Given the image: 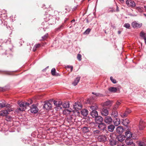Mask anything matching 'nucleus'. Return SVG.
<instances>
[{"instance_id": "36", "label": "nucleus", "mask_w": 146, "mask_h": 146, "mask_svg": "<svg viewBox=\"0 0 146 146\" xmlns=\"http://www.w3.org/2000/svg\"><path fill=\"white\" fill-rule=\"evenodd\" d=\"M92 94L95 95L96 96L103 97L104 96V95L103 94L99 93H95L94 92H92Z\"/></svg>"}, {"instance_id": "11", "label": "nucleus", "mask_w": 146, "mask_h": 146, "mask_svg": "<svg viewBox=\"0 0 146 146\" xmlns=\"http://www.w3.org/2000/svg\"><path fill=\"white\" fill-rule=\"evenodd\" d=\"M52 105L49 102L45 103L43 106V109L46 110L50 109L52 107Z\"/></svg>"}, {"instance_id": "15", "label": "nucleus", "mask_w": 146, "mask_h": 146, "mask_svg": "<svg viewBox=\"0 0 146 146\" xmlns=\"http://www.w3.org/2000/svg\"><path fill=\"white\" fill-rule=\"evenodd\" d=\"M19 105L20 108L18 109V110L20 111H23L25 110V107L24 104V102H20L19 103Z\"/></svg>"}, {"instance_id": "26", "label": "nucleus", "mask_w": 146, "mask_h": 146, "mask_svg": "<svg viewBox=\"0 0 146 146\" xmlns=\"http://www.w3.org/2000/svg\"><path fill=\"white\" fill-rule=\"evenodd\" d=\"M113 122L115 125L117 126L120 124V120L119 119L116 118L113 120Z\"/></svg>"}, {"instance_id": "35", "label": "nucleus", "mask_w": 146, "mask_h": 146, "mask_svg": "<svg viewBox=\"0 0 146 146\" xmlns=\"http://www.w3.org/2000/svg\"><path fill=\"white\" fill-rule=\"evenodd\" d=\"M140 36L145 39V38H146V33L142 31L140 33Z\"/></svg>"}, {"instance_id": "47", "label": "nucleus", "mask_w": 146, "mask_h": 146, "mask_svg": "<svg viewBox=\"0 0 146 146\" xmlns=\"http://www.w3.org/2000/svg\"><path fill=\"white\" fill-rule=\"evenodd\" d=\"M5 106V104L4 103H0V107L3 108Z\"/></svg>"}, {"instance_id": "9", "label": "nucleus", "mask_w": 146, "mask_h": 146, "mask_svg": "<svg viewBox=\"0 0 146 146\" xmlns=\"http://www.w3.org/2000/svg\"><path fill=\"white\" fill-rule=\"evenodd\" d=\"M38 109V108L34 104L32 105V107L30 109V111L31 113H37Z\"/></svg>"}, {"instance_id": "22", "label": "nucleus", "mask_w": 146, "mask_h": 146, "mask_svg": "<svg viewBox=\"0 0 146 146\" xmlns=\"http://www.w3.org/2000/svg\"><path fill=\"white\" fill-rule=\"evenodd\" d=\"M109 91L111 93H115L117 90V89L116 88L113 87H111L108 89Z\"/></svg>"}, {"instance_id": "40", "label": "nucleus", "mask_w": 146, "mask_h": 146, "mask_svg": "<svg viewBox=\"0 0 146 146\" xmlns=\"http://www.w3.org/2000/svg\"><path fill=\"white\" fill-rule=\"evenodd\" d=\"M123 27L127 29H129L130 27V25L129 23H126L124 25Z\"/></svg>"}, {"instance_id": "5", "label": "nucleus", "mask_w": 146, "mask_h": 146, "mask_svg": "<svg viewBox=\"0 0 146 146\" xmlns=\"http://www.w3.org/2000/svg\"><path fill=\"white\" fill-rule=\"evenodd\" d=\"M82 106L80 103L79 102L75 103L73 106V108L76 111L80 110L82 108Z\"/></svg>"}, {"instance_id": "23", "label": "nucleus", "mask_w": 146, "mask_h": 146, "mask_svg": "<svg viewBox=\"0 0 146 146\" xmlns=\"http://www.w3.org/2000/svg\"><path fill=\"white\" fill-rule=\"evenodd\" d=\"M81 113L83 116H86L88 115V111L86 109H84L81 111Z\"/></svg>"}, {"instance_id": "10", "label": "nucleus", "mask_w": 146, "mask_h": 146, "mask_svg": "<svg viewBox=\"0 0 146 146\" xmlns=\"http://www.w3.org/2000/svg\"><path fill=\"white\" fill-rule=\"evenodd\" d=\"M112 119L110 116H106L104 119L105 122L108 124H110L112 123Z\"/></svg>"}, {"instance_id": "18", "label": "nucleus", "mask_w": 146, "mask_h": 146, "mask_svg": "<svg viewBox=\"0 0 146 146\" xmlns=\"http://www.w3.org/2000/svg\"><path fill=\"white\" fill-rule=\"evenodd\" d=\"M124 129L122 127L119 126L116 129V131L117 133L119 134L122 133Z\"/></svg>"}, {"instance_id": "8", "label": "nucleus", "mask_w": 146, "mask_h": 146, "mask_svg": "<svg viewBox=\"0 0 146 146\" xmlns=\"http://www.w3.org/2000/svg\"><path fill=\"white\" fill-rule=\"evenodd\" d=\"M126 4L129 7H134L135 6V2L131 0H127L126 1Z\"/></svg>"}, {"instance_id": "6", "label": "nucleus", "mask_w": 146, "mask_h": 146, "mask_svg": "<svg viewBox=\"0 0 146 146\" xmlns=\"http://www.w3.org/2000/svg\"><path fill=\"white\" fill-rule=\"evenodd\" d=\"M130 139H127L125 140V142L126 145L129 146H135L133 140Z\"/></svg>"}, {"instance_id": "13", "label": "nucleus", "mask_w": 146, "mask_h": 146, "mask_svg": "<svg viewBox=\"0 0 146 146\" xmlns=\"http://www.w3.org/2000/svg\"><path fill=\"white\" fill-rule=\"evenodd\" d=\"M116 138L118 141L121 142L125 140V136L124 135H119L117 136Z\"/></svg>"}, {"instance_id": "32", "label": "nucleus", "mask_w": 146, "mask_h": 146, "mask_svg": "<svg viewBox=\"0 0 146 146\" xmlns=\"http://www.w3.org/2000/svg\"><path fill=\"white\" fill-rule=\"evenodd\" d=\"M62 107L64 108H68L69 107V104L68 102L62 103Z\"/></svg>"}, {"instance_id": "63", "label": "nucleus", "mask_w": 146, "mask_h": 146, "mask_svg": "<svg viewBox=\"0 0 146 146\" xmlns=\"http://www.w3.org/2000/svg\"><path fill=\"white\" fill-rule=\"evenodd\" d=\"M75 20L74 19H73L72 20V21H71V22H75Z\"/></svg>"}, {"instance_id": "49", "label": "nucleus", "mask_w": 146, "mask_h": 146, "mask_svg": "<svg viewBox=\"0 0 146 146\" xmlns=\"http://www.w3.org/2000/svg\"><path fill=\"white\" fill-rule=\"evenodd\" d=\"M118 106L116 104L114 106L112 110H116L118 108Z\"/></svg>"}, {"instance_id": "3", "label": "nucleus", "mask_w": 146, "mask_h": 146, "mask_svg": "<svg viewBox=\"0 0 146 146\" xmlns=\"http://www.w3.org/2000/svg\"><path fill=\"white\" fill-rule=\"evenodd\" d=\"M113 134L112 133H110L109 137L110 144L111 146H114L117 144L116 138L113 137Z\"/></svg>"}, {"instance_id": "54", "label": "nucleus", "mask_w": 146, "mask_h": 146, "mask_svg": "<svg viewBox=\"0 0 146 146\" xmlns=\"http://www.w3.org/2000/svg\"><path fill=\"white\" fill-rule=\"evenodd\" d=\"M11 107V106L9 104H7L6 105L5 104V107H6L7 108H8V109H9V108Z\"/></svg>"}, {"instance_id": "29", "label": "nucleus", "mask_w": 146, "mask_h": 146, "mask_svg": "<svg viewBox=\"0 0 146 146\" xmlns=\"http://www.w3.org/2000/svg\"><path fill=\"white\" fill-rule=\"evenodd\" d=\"M99 139L101 141L104 142L107 140V138L105 135H101L99 137Z\"/></svg>"}, {"instance_id": "4", "label": "nucleus", "mask_w": 146, "mask_h": 146, "mask_svg": "<svg viewBox=\"0 0 146 146\" xmlns=\"http://www.w3.org/2000/svg\"><path fill=\"white\" fill-rule=\"evenodd\" d=\"M13 110L11 108L7 109L6 110L1 111L0 112V115L3 116H6L9 114L8 112H10Z\"/></svg>"}, {"instance_id": "14", "label": "nucleus", "mask_w": 146, "mask_h": 146, "mask_svg": "<svg viewBox=\"0 0 146 146\" xmlns=\"http://www.w3.org/2000/svg\"><path fill=\"white\" fill-rule=\"evenodd\" d=\"M101 113L103 116H106L108 114V111L106 108L104 107L102 109Z\"/></svg>"}, {"instance_id": "53", "label": "nucleus", "mask_w": 146, "mask_h": 146, "mask_svg": "<svg viewBox=\"0 0 146 146\" xmlns=\"http://www.w3.org/2000/svg\"><path fill=\"white\" fill-rule=\"evenodd\" d=\"M5 90V88H4L0 87V91H3Z\"/></svg>"}, {"instance_id": "52", "label": "nucleus", "mask_w": 146, "mask_h": 146, "mask_svg": "<svg viewBox=\"0 0 146 146\" xmlns=\"http://www.w3.org/2000/svg\"><path fill=\"white\" fill-rule=\"evenodd\" d=\"M48 34H46L45 35H44V36H42V38L43 39H45L48 36Z\"/></svg>"}, {"instance_id": "24", "label": "nucleus", "mask_w": 146, "mask_h": 146, "mask_svg": "<svg viewBox=\"0 0 146 146\" xmlns=\"http://www.w3.org/2000/svg\"><path fill=\"white\" fill-rule=\"evenodd\" d=\"M115 128V126L113 125H109L108 127V129L109 131L112 132Z\"/></svg>"}, {"instance_id": "41", "label": "nucleus", "mask_w": 146, "mask_h": 146, "mask_svg": "<svg viewBox=\"0 0 146 146\" xmlns=\"http://www.w3.org/2000/svg\"><path fill=\"white\" fill-rule=\"evenodd\" d=\"M110 79L111 81L114 84H115L116 83V81L115 80L113 79L112 76L110 77Z\"/></svg>"}, {"instance_id": "51", "label": "nucleus", "mask_w": 146, "mask_h": 146, "mask_svg": "<svg viewBox=\"0 0 146 146\" xmlns=\"http://www.w3.org/2000/svg\"><path fill=\"white\" fill-rule=\"evenodd\" d=\"M115 11V10L114 9H112L111 10L108 9V12H113Z\"/></svg>"}, {"instance_id": "12", "label": "nucleus", "mask_w": 146, "mask_h": 146, "mask_svg": "<svg viewBox=\"0 0 146 146\" xmlns=\"http://www.w3.org/2000/svg\"><path fill=\"white\" fill-rule=\"evenodd\" d=\"M131 112V111L129 109H127L126 110L124 113L123 114L121 113L120 115L122 117L124 118L126 117L128 114L130 113Z\"/></svg>"}, {"instance_id": "38", "label": "nucleus", "mask_w": 146, "mask_h": 146, "mask_svg": "<svg viewBox=\"0 0 146 146\" xmlns=\"http://www.w3.org/2000/svg\"><path fill=\"white\" fill-rule=\"evenodd\" d=\"M64 25H62L60 26L59 27L56 28V30L57 31H60L61 29H62L63 28Z\"/></svg>"}, {"instance_id": "56", "label": "nucleus", "mask_w": 146, "mask_h": 146, "mask_svg": "<svg viewBox=\"0 0 146 146\" xmlns=\"http://www.w3.org/2000/svg\"><path fill=\"white\" fill-rule=\"evenodd\" d=\"M121 104V103L120 102H117V103H116V105H117V106H119L120 105V104Z\"/></svg>"}, {"instance_id": "16", "label": "nucleus", "mask_w": 146, "mask_h": 146, "mask_svg": "<svg viewBox=\"0 0 146 146\" xmlns=\"http://www.w3.org/2000/svg\"><path fill=\"white\" fill-rule=\"evenodd\" d=\"M96 122L98 124L101 123L103 121V118L100 116L97 115L94 117Z\"/></svg>"}, {"instance_id": "37", "label": "nucleus", "mask_w": 146, "mask_h": 146, "mask_svg": "<svg viewBox=\"0 0 146 146\" xmlns=\"http://www.w3.org/2000/svg\"><path fill=\"white\" fill-rule=\"evenodd\" d=\"M12 119V117H11L7 115L6 116V120L8 121H11Z\"/></svg>"}, {"instance_id": "34", "label": "nucleus", "mask_w": 146, "mask_h": 146, "mask_svg": "<svg viewBox=\"0 0 146 146\" xmlns=\"http://www.w3.org/2000/svg\"><path fill=\"white\" fill-rule=\"evenodd\" d=\"M138 144L139 146H146V144L145 142L141 141L138 142Z\"/></svg>"}, {"instance_id": "48", "label": "nucleus", "mask_w": 146, "mask_h": 146, "mask_svg": "<svg viewBox=\"0 0 146 146\" xmlns=\"http://www.w3.org/2000/svg\"><path fill=\"white\" fill-rule=\"evenodd\" d=\"M81 55L80 54H78L77 55V58L79 61H80L81 60Z\"/></svg>"}, {"instance_id": "62", "label": "nucleus", "mask_w": 146, "mask_h": 146, "mask_svg": "<svg viewBox=\"0 0 146 146\" xmlns=\"http://www.w3.org/2000/svg\"><path fill=\"white\" fill-rule=\"evenodd\" d=\"M144 40L145 43V44H146V38H145V39H144Z\"/></svg>"}, {"instance_id": "19", "label": "nucleus", "mask_w": 146, "mask_h": 146, "mask_svg": "<svg viewBox=\"0 0 146 146\" xmlns=\"http://www.w3.org/2000/svg\"><path fill=\"white\" fill-rule=\"evenodd\" d=\"M98 124V127L99 129L103 131L105 130L106 125L104 123H102Z\"/></svg>"}, {"instance_id": "50", "label": "nucleus", "mask_w": 146, "mask_h": 146, "mask_svg": "<svg viewBox=\"0 0 146 146\" xmlns=\"http://www.w3.org/2000/svg\"><path fill=\"white\" fill-rule=\"evenodd\" d=\"M67 67L68 68H70L71 72H72V71L73 68V67L72 66H70V65H68L67 66Z\"/></svg>"}, {"instance_id": "61", "label": "nucleus", "mask_w": 146, "mask_h": 146, "mask_svg": "<svg viewBox=\"0 0 146 146\" xmlns=\"http://www.w3.org/2000/svg\"><path fill=\"white\" fill-rule=\"evenodd\" d=\"M90 99H89L88 100V101H89V103H90Z\"/></svg>"}, {"instance_id": "55", "label": "nucleus", "mask_w": 146, "mask_h": 146, "mask_svg": "<svg viewBox=\"0 0 146 146\" xmlns=\"http://www.w3.org/2000/svg\"><path fill=\"white\" fill-rule=\"evenodd\" d=\"M115 11L117 12H118L119 11V7L117 5H116V11Z\"/></svg>"}, {"instance_id": "43", "label": "nucleus", "mask_w": 146, "mask_h": 146, "mask_svg": "<svg viewBox=\"0 0 146 146\" xmlns=\"http://www.w3.org/2000/svg\"><path fill=\"white\" fill-rule=\"evenodd\" d=\"M31 102H30V103L29 104V103L28 102H24V104L25 105V109H26V107L27 106H28L30 104H31L32 103V102L31 100Z\"/></svg>"}, {"instance_id": "33", "label": "nucleus", "mask_w": 146, "mask_h": 146, "mask_svg": "<svg viewBox=\"0 0 146 146\" xmlns=\"http://www.w3.org/2000/svg\"><path fill=\"white\" fill-rule=\"evenodd\" d=\"M40 46V44H38L35 45L33 48V51L35 52L37 48L39 47Z\"/></svg>"}, {"instance_id": "59", "label": "nucleus", "mask_w": 146, "mask_h": 146, "mask_svg": "<svg viewBox=\"0 0 146 146\" xmlns=\"http://www.w3.org/2000/svg\"><path fill=\"white\" fill-rule=\"evenodd\" d=\"M68 18H66L65 19V20H64V22H66V21L68 20Z\"/></svg>"}, {"instance_id": "39", "label": "nucleus", "mask_w": 146, "mask_h": 146, "mask_svg": "<svg viewBox=\"0 0 146 146\" xmlns=\"http://www.w3.org/2000/svg\"><path fill=\"white\" fill-rule=\"evenodd\" d=\"M111 102L110 101H108L105 102L104 104V105L108 106L110 105L111 104Z\"/></svg>"}, {"instance_id": "58", "label": "nucleus", "mask_w": 146, "mask_h": 146, "mask_svg": "<svg viewBox=\"0 0 146 146\" xmlns=\"http://www.w3.org/2000/svg\"><path fill=\"white\" fill-rule=\"evenodd\" d=\"M77 8V7L76 6L73 9V10L74 11V10H76V9Z\"/></svg>"}, {"instance_id": "17", "label": "nucleus", "mask_w": 146, "mask_h": 146, "mask_svg": "<svg viewBox=\"0 0 146 146\" xmlns=\"http://www.w3.org/2000/svg\"><path fill=\"white\" fill-rule=\"evenodd\" d=\"M145 127V123L142 120H141L139 125V128L140 130H143Z\"/></svg>"}, {"instance_id": "46", "label": "nucleus", "mask_w": 146, "mask_h": 146, "mask_svg": "<svg viewBox=\"0 0 146 146\" xmlns=\"http://www.w3.org/2000/svg\"><path fill=\"white\" fill-rule=\"evenodd\" d=\"M100 132V131L98 130H93V133L95 134H98Z\"/></svg>"}, {"instance_id": "57", "label": "nucleus", "mask_w": 146, "mask_h": 146, "mask_svg": "<svg viewBox=\"0 0 146 146\" xmlns=\"http://www.w3.org/2000/svg\"><path fill=\"white\" fill-rule=\"evenodd\" d=\"M66 111L67 112H68V113H70V112H71V111H70V110H68V109L66 110Z\"/></svg>"}, {"instance_id": "44", "label": "nucleus", "mask_w": 146, "mask_h": 146, "mask_svg": "<svg viewBox=\"0 0 146 146\" xmlns=\"http://www.w3.org/2000/svg\"><path fill=\"white\" fill-rule=\"evenodd\" d=\"M91 31V29L89 28L88 29H86V31L84 32V34H88Z\"/></svg>"}, {"instance_id": "64", "label": "nucleus", "mask_w": 146, "mask_h": 146, "mask_svg": "<svg viewBox=\"0 0 146 146\" xmlns=\"http://www.w3.org/2000/svg\"><path fill=\"white\" fill-rule=\"evenodd\" d=\"M121 146H127L126 145H122Z\"/></svg>"}, {"instance_id": "60", "label": "nucleus", "mask_w": 146, "mask_h": 146, "mask_svg": "<svg viewBox=\"0 0 146 146\" xmlns=\"http://www.w3.org/2000/svg\"><path fill=\"white\" fill-rule=\"evenodd\" d=\"M117 33L119 34H120L121 33V32L120 31H118Z\"/></svg>"}, {"instance_id": "21", "label": "nucleus", "mask_w": 146, "mask_h": 146, "mask_svg": "<svg viewBox=\"0 0 146 146\" xmlns=\"http://www.w3.org/2000/svg\"><path fill=\"white\" fill-rule=\"evenodd\" d=\"M53 103L56 106L60 108V109L62 108L60 107V106L62 104V102L61 101H56L54 100Z\"/></svg>"}, {"instance_id": "42", "label": "nucleus", "mask_w": 146, "mask_h": 146, "mask_svg": "<svg viewBox=\"0 0 146 146\" xmlns=\"http://www.w3.org/2000/svg\"><path fill=\"white\" fill-rule=\"evenodd\" d=\"M131 138L132 139H137V135L135 134H132L131 135Z\"/></svg>"}, {"instance_id": "28", "label": "nucleus", "mask_w": 146, "mask_h": 146, "mask_svg": "<svg viewBox=\"0 0 146 146\" xmlns=\"http://www.w3.org/2000/svg\"><path fill=\"white\" fill-rule=\"evenodd\" d=\"M118 115V113L116 110H112L111 115L112 117H115Z\"/></svg>"}, {"instance_id": "45", "label": "nucleus", "mask_w": 146, "mask_h": 146, "mask_svg": "<svg viewBox=\"0 0 146 146\" xmlns=\"http://www.w3.org/2000/svg\"><path fill=\"white\" fill-rule=\"evenodd\" d=\"M68 120L69 122H73V120H74L73 118L71 116H70L69 117H68Z\"/></svg>"}, {"instance_id": "2", "label": "nucleus", "mask_w": 146, "mask_h": 146, "mask_svg": "<svg viewBox=\"0 0 146 146\" xmlns=\"http://www.w3.org/2000/svg\"><path fill=\"white\" fill-rule=\"evenodd\" d=\"M90 108V110L91 111L90 114L93 117H95L98 114L97 111L96 110L98 108V106L95 104H93L91 106L89 107Z\"/></svg>"}, {"instance_id": "1", "label": "nucleus", "mask_w": 146, "mask_h": 146, "mask_svg": "<svg viewBox=\"0 0 146 146\" xmlns=\"http://www.w3.org/2000/svg\"><path fill=\"white\" fill-rule=\"evenodd\" d=\"M45 19V22L42 23V25H46V26L43 27V29H46L48 27V25H52L55 23V18L52 16H50L49 17H46Z\"/></svg>"}, {"instance_id": "20", "label": "nucleus", "mask_w": 146, "mask_h": 146, "mask_svg": "<svg viewBox=\"0 0 146 146\" xmlns=\"http://www.w3.org/2000/svg\"><path fill=\"white\" fill-rule=\"evenodd\" d=\"M131 135L132 133L129 131H126L125 133V137H126L127 139H131Z\"/></svg>"}, {"instance_id": "31", "label": "nucleus", "mask_w": 146, "mask_h": 146, "mask_svg": "<svg viewBox=\"0 0 146 146\" xmlns=\"http://www.w3.org/2000/svg\"><path fill=\"white\" fill-rule=\"evenodd\" d=\"M51 73L53 76H58L59 75V74L58 73L56 72L55 69L54 68H52V69Z\"/></svg>"}, {"instance_id": "27", "label": "nucleus", "mask_w": 146, "mask_h": 146, "mask_svg": "<svg viewBox=\"0 0 146 146\" xmlns=\"http://www.w3.org/2000/svg\"><path fill=\"white\" fill-rule=\"evenodd\" d=\"M80 78V77H77L75 80L74 82L72 83L73 85L75 86H76L79 82Z\"/></svg>"}, {"instance_id": "25", "label": "nucleus", "mask_w": 146, "mask_h": 146, "mask_svg": "<svg viewBox=\"0 0 146 146\" xmlns=\"http://www.w3.org/2000/svg\"><path fill=\"white\" fill-rule=\"evenodd\" d=\"M90 129V128L87 127H84L82 129V131L84 133H86L89 132Z\"/></svg>"}, {"instance_id": "7", "label": "nucleus", "mask_w": 146, "mask_h": 146, "mask_svg": "<svg viewBox=\"0 0 146 146\" xmlns=\"http://www.w3.org/2000/svg\"><path fill=\"white\" fill-rule=\"evenodd\" d=\"M132 27L134 28H138L141 27L142 26V23H138L136 21L133 22L131 23Z\"/></svg>"}, {"instance_id": "30", "label": "nucleus", "mask_w": 146, "mask_h": 146, "mask_svg": "<svg viewBox=\"0 0 146 146\" xmlns=\"http://www.w3.org/2000/svg\"><path fill=\"white\" fill-rule=\"evenodd\" d=\"M130 121L128 119H123L122 122L123 124L125 126H127V125L130 123Z\"/></svg>"}]
</instances>
